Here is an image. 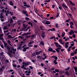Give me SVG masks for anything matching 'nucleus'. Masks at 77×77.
Returning a JSON list of instances; mask_svg holds the SVG:
<instances>
[{"label": "nucleus", "mask_w": 77, "mask_h": 77, "mask_svg": "<svg viewBox=\"0 0 77 77\" xmlns=\"http://www.w3.org/2000/svg\"><path fill=\"white\" fill-rule=\"evenodd\" d=\"M4 46L5 47H7L8 51H7V53L10 56H11L12 54H15V52H16V50H17L16 49H14V48H9L8 45V43H6V42H4Z\"/></svg>", "instance_id": "obj_1"}, {"label": "nucleus", "mask_w": 77, "mask_h": 77, "mask_svg": "<svg viewBox=\"0 0 77 77\" xmlns=\"http://www.w3.org/2000/svg\"><path fill=\"white\" fill-rule=\"evenodd\" d=\"M27 63H26L25 62H23L22 64L23 65V66L21 67V68H23L24 69H25V70H27L29 68H26L25 67V66H28V65H30V64H31L32 63L31 62H29V61L27 62Z\"/></svg>", "instance_id": "obj_2"}, {"label": "nucleus", "mask_w": 77, "mask_h": 77, "mask_svg": "<svg viewBox=\"0 0 77 77\" xmlns=\"http://www.w3.org/2000/svg\"><path fill=\"white\" fill-rule=\"evenodd\" d=\"M54 44L56 47L58 48L56 49H55V50H56V52H57L58 53H60V51H59V50H61L62 46H60V45H59L58 43L57 42H55Z\"/></svg>", "instance_id": "obj_3"}, {"label": "nucleus", "mask_w": 77, "mask_h": 77, "mask_svg": "<svg viewBox=\"0 0 77 77\" xmlns=\"http://www.w3.org/2000/svg\"><path fill=\"white\" fill-rule=\"evenodd\" d=\"M54 63L56 65V64H57V57H55L54 58Z\"/></svg>", "instance_id": "obj_4"}, {"label": "nucleus", "mask_w": 77, "mask_h": 77, "mask_svg": "<svg viewBox=\"0 0 77 77\" xmlns=\"http://www.w3.org/2000/svg\"><path fill=\"white\" fill-rule=\"evenodd\" d=\"M58 41L59 42V43H60V44H65V42H62V39H60Z\"/></svg>", "instance_id": "obj_5"}, {"label": "nucleus", "mask_w": 77, "mask_h": 77, "mask_svg": "<svg viewBox=\"0 0 77 77\" xmlns=\"http://www.w3.org/2000/svg\"><path fill=\"white\" fill-rule=\"evenodd\" d=\"M69 35H73V34H74V31L73 30H71L69 32Z\"/></svg>", "instance_id": "obj_6"}, {"label": "nucleus", "mask_w": 77, "mask_h": 77, "mask_svg": "<svg viewBox=\"0 0 77 77\" xmlns=\"http://www.w3.org/2000/svg\"><path fill=\"white\" fill-rule=\"evenodd\" d=\"M22 12H23V14H25V15H26L27 17H28V15L27 14V11L23 10L22 11Z\"/></svg>", "instance_id": "obj_7"}, {"label": "nucleus", "mask_w": 77, "mask_h": 77, "mask_svg": "<svg viewBox=\"0 0 77 77\" xmlns=\"http://www.w3.org/2000/svg\"><path fill=\"white\" fill-rule=\"evenodd\" d=\"M40 53H42V51H40L38 52H35L36 55H38L40 54Z\"/></svg>", "instance_id": "obj_8"}, {"label": "nucleus", "mask_w": 77, "mask_h": 77, "mask_svg": "<svg viewBox=\"0 0 77 77\" xmlns=\"http://www.w3.org/2000/svg\"><path fill=\"white\" fill-rule=\"evenodd\" d=\"M72 48V47L70 46L67 49L68 51H71V48Z\"/></svg>", "instance_id": "obj_9"}, {"label": "nucleus", "mask_w": 77, "mask_h": 77, "mask_svg": "<svg viewBox=\"0 0 77 77\" xmlns=\"http://www.w3.org/2000/svg\"><path fill=\"white\" fill-rule=\"evenodd\" d=\"M50 22H49L47 20H46V22H45V24H50Z\"/></svg>", "instance_id": "obj_10"}, {"label": "nucleus", "mask_w": 77, "mask_h": 77, "mask_svg": "<svg viewBox=\"0 0 77 77\" xmlns=\"http://www.w3.org/2000/svg\"><path fill=\"white\" fill-rule=\"evenodd\" d=\"M53 48H50V47H49V49H48V51H51V52H52V51L53 50Z\"/></svg>", "instance_id": "obj_11"}, {"label": "nucleus", "mask_w": 77, "mask_h": 77, "mask_svg": "<svg viewBox=\"0 0 77 77\" xmlns=\"http://www.w3.org/2000/svg\"><path fill=\"white\" fill-rule=\"evenodd\" d=\"M65 32H63L61 34V36L62 37H64L65 36Z\"/></svg>", "instance_id": "obj_12"}, {"label": "nucleus", "mask_w": 77, "mask_h": 77, "mask_svg": "<svg viewBox=\"0 0 77 77\" xmlns=\"http://www.w3.org/2000/svg\"><path fill=\"white\" fill-rule=\"evenodd\" d=\"M14 3H13L11 1H10V5H11V6H13V5H14Z\"/></svg>", "instance_id": "obj_13"}, {"label": "nucleus", "mask_w": 77, "mask_h": 77, "mask_svg": "<svg viewBox=\"0 0 77 77\" xmlns=\"http://www.w3.org/2000/svg\"><path fill=\"white\" fill-rule=\"evenodd\" d=\"M69 2L70 3L71 5H72V6H75L74 4V3L72 2H71V1L69 0Z\"/></svg>", "instance_id": "obj_14"}, {"label": "nucleus", "mask_w": 77, "mask_h": 77, "mask_svg": "<svg viewBox=\"0 0 77 77\" xmlns=\"http://www.w3.org/2000/svg\"><path fill=\"white\" fill-rule=\"evenodd\" d=\"M54 38L55 40H56V38H55V36L51 37L50 38V39H54Z\"/></svg>", "instance_id": "obj_15"}, {"label": "nucleus", "mask_w": 77, "mask_h": 77, "mask_svg": "<svg viewBox=\"0 0 77 77\" xmlns=\"http://www.w3.org/2000/svg\"><path fill=\"white\" fill-rule=\"evenodd\" d=\"M73 68L75 69V72H77V67H74Z\"/></svg>", "instance_id": "obj_16"}, {"label": "nucleus", "mask_w": 77, "mask_h": 77, "mask_svg": "<svg viewBox=\"0 0 77 77\" xmlns=\"http://www.w3.org/2000/svg\"><path fill=\"white\" fill-rule=\"evenodd\" d=\"M8 39L10 38H12V39L13 38V37H12V36L11 35H8Z\"/></svg>", "instance_id": "obj_17"}, {"label": "nucleus", "mask_w": 77, "mask_h": 77, "mask_svg": "<svg viewBox=\"0 0 77 77\" xmlns=\"http://www.w3.org/2000/svg\"><path fill=\"white\" fill-rule=\"evenodd\" d=\"M7 42L8 43V44H10V45H11V46H12V45H11V41H10V40H8L7 41Z\"/></svg>", "instance_id": "obj_18"}, {"label": "nucleus", "mask_w": 77, "mask_h": 77, "mask_svg": "<svg viewBox=\"0 0 77 77\" xmlns=\"http://www.w3.org/2000/svg\"><path fill=\"white\" fill-rule=\"evenodd\" d=\"M23 27L24 29H26V28L27 27V26H26V25L24 24H23Z\"/></svg>", "instance_id": "obj_19"}, {"label": "nucleus", "mask_w": 77, "mask_h": 77, "mask_svg": "<svg viewBox=\"0 0 77 77\" xmlns=\"http://www.w3.org/2000/svg\"><path fill=\"white\" fill-rule=\"evenodd\" d=\"M62 6H64V7H65V8H68V7H67L66 5H65L63 4L62 5Z\"/></svg>", "instance_id": "obj_20"}, {"label": "nucleus", "mask_w": 77, "mask_h": 77, "mask_svg": "<svg viewBox=\"0 0 77 77\" xmlns=\"http://www.w3.org/2000/svg\"><path fill=\"white\" fill-rule=\"evenodd\" d=\"M16 32V29H14L12 30L11 31V32H14V33H15Z\"/></svg>", "instance_id": "obj_21"}, {"label": "nucleus", "mask_w": 77, "mask_h": 77, "mask_svg": "<svg viewBox=\"0 0 77 77\" xmlns=\"http://www.w3.org/2000/svg\"><path fill=\"white\" fill-rule=\"evenodd\" d=\"M23 6H25V7H27V8H30V6L29 5H24Z\"/></svg>", "instance_id": "obj_22"}, {"label": "nucleus", "mask_w": 77, "mask_h": 77, "mask_svg": "<svg viewBox=\"0 0 77 77\" xmlns=\"http://www.w3.org/2000/svg\"><path fill=\"white\" fill-rule=\"evenodd\" d=\"M70 25L71 26H72V25H74V23L72 22H70Z\"/></svg>", "instance_id": "obj_23"}, {"label": "nucleus", "mask_w": 77, "mask_h": 77, "mask_svg": "<svg viewBox=\"0 0 77 77\" xmlns=\"http://www.w3.org/2000/svg\"><path fill=\"white\" fill-rule=\"evenodd\" d=\"M21 75V77H26V76H25V75L23 73Z\"/></svg>", "instance_id": "obj_24"}, {"label": "nucleus", "mask_w": 77, "mask_h": 77, "mask_svg": "<svg viewBox=\"0 0 77 77\" xmlns=\"http://www.w3.org/2000/svg\"><path fill=\"white\" fill-rule=\"evenodd\" d=\"M70 67H68V68L65 69V71H68Z\"/></svg>", "instance_id": "obj_25"}, {"label": "nucleus", "mask_w": 77, "mask_h": 77, "mask_svg": "<svg viewBox=\"0 0 77 77\" xmlns=\"http://www.w3.org/2000/svg\"><path fill=\"white\" fill-rule=\"evenodd\" d=\"M55 27L57 28H59V26H58V23H56L55 25Z\"/></svg>", "instance_id": "obj_26"}, {"label": "nucleus", "mask_w": 77, "mask_h": 77, "mask_svg": "<svg viewBox=\"0 0 77 77\" xmlns=\"http://www.w3.org/2000/svg\"><path fill=\"white\" fill-rule=\"evenodd\" d=\"M18 38H20V39H23V38H24V37H23L20 36H19Z\"/></svg>", "instance_id": "obj_27"}, {"label": "nucleus", "mask_w": 77, "mask_h": 77, "mask_svg": "<svg viewBox=\"0 0 77 77\" xmlns=\"http://www.w3.org/2000/svg\"><path fill=\"white\" fill-rule=\"evenodd\" d=\"M40 44L42 45H44V43L43 42L41 41L40 42Z\"/></svg>", "instance_id": "obj_28"}, {"label": "nucleus", "mask_w": 77, "mask_h": 77, "mask_svg": "<svg viewBox=\"0 0 77 77\" xmlns=\"http://www.w3.org/2000/svg\"><path fill=\"white\" fill-rule=\"evenodd\" d=\"M6 29H8V28L7 27V26H5L4 27V30H5Z\"/></svg>", "instance_id": "obj_29"}, {"label": "nucleus", "mask_w": 77, "mask_h": 77, "mask_svg": "<svg viewBox=\"0 0 77 77\" xmlns=\"http://www.w3.org/2000/svg\"><path fill=\"white\" fill-rule=\"evenodd\" d=\"M21 49V46L18 47L17 48V49L18 50H20V49Z\"/></svg>", "instance_id": "obj_30"}, {"label": "nucleus", "mask_w": 77, "mask_h": 77, "mask_svg": "<svg viewBox=\"0 0 77 77\" xmlns=\"http://www.w3.org/2000/svg\"><path fill=\"white\" fill-rule=\"evenodd\" d=\"M71 20L70 19H68L67 20H66V22L67 23H69V21H70Z\"/></svg>", "instance_id": "obj_31"}, {"label": "nucleus", "mask_w": 77, "mask_h": 77, "mask_svg": "<svg viewBox=\"0 0 77 77\" xmlns=\"http://www.w3.org/2000/svg\"><path fill=\"white\" fill-rule=\"evenodd\" d=\"M30 27L29 26L26 29H25V30H24V31H27V30H28L29 29V28H30Z\"/></svg>", "instance_id": "obj_32"}, {"label": "nucleus", "mask_w": 77, "mask_h": 77, "mask_svg": "<svg viewBox=\"0 0 77 77\" xmlns=\"http://www.w3.org/2000/svg\"><path fill=\"white\" fill-rule=\"evenodd\" d=\"M13 23V20H12V18H11L10 20V23Z\"/></svg>", "instance_id": "obj_33"}, {"label": "nucleus", "mask_w": 77, "mask_h": 77, "mask_svg": "<svg viewBox=\"0 0 77 77\" xmlns=\"http://www.w3.org/2000/svg\"><path fill=\"white\" fill-rule=\"evenodd\" d=\"M9 10H8L7 11V13H6V16H7V15H8V14H9Z\"/></svg>", "instance_id": "obj_34"}, {"label": "nucleus", "mask_w": 77, "mask_h": 77, "mask_svg": "<svg viewBox=\"0 0 77 77\" xmlns=\"http://www.w3.org/2000/svg\"><path fill=\"white\" fill-rule=\"evenodd\" d=\"M65 74L66 75H69V73H68V71L66 72H65Z\"/></svg>", "instance_id": "obj_35"}, {"label": "nucleus", "mask_w": 77, "mask_h": 77, "mask_svg": "<svg viewBox=\"0 0 77 77\" xmlns=\"http://www.w3.org/2000/svg\"><path fill=\"white\" fill-rule=\"evenodd\" d=\"M28 24H29L30 25V26H33V25L32 24V23L30 22H28Z\"/></svg>", "instance_id": "obj_36"}, {"label": "nucleus", "mask_w": 77, "mask_h": 77, "mask_svg": "<svg viewBox=\"0 0 77 77\" xmlns=\"http://www.w3.org/2000/svg\"><path fill=\"white\" fill-rule=\"evenodd\" d=\"M26 50H27L26 49V48H25L23 50V51H26Z\"/></svg>", "instance_id": "obj_37"}, {"label": "nucleus", "mask_w": 77, "mask_h": 77, "mask_svg": "<svg viewBox=\"0 0 77 77\" xmlns=\"http://www.w3.org/2000/svg\"><path fill=\"white\" fill-rule=\"evenodd\" d=\"M47 58V56H45L43 58H42V59H43V60H45V59Z\"/></svg>", "instance_id": "obj_38"}, {"label": "nucleus", "mask_w": 77, "mask_h": 77, "mask_svg": "<svg viewBox=\"0 0 77 77\" xmlns=\"http://www.w3.org/2000/svg\"><path fill=\"white\" fill-rule=\"evenodd\" d=\"M30 33H31L30 32L26 33H25L24 35H30Z\"/></svg>", "instance_id": "obj_39"}, {"label": "nucleus", "mask_w": 77, "mask_h": 77, "mask_svg": "<svg viewBox=\"0 0 77 77\" xmlns=\"http://www.w3.org/2000/svg\"><path fill=\"white\" fill-rule=\"evenodd\" d=\"M65 47L66 48H68V45H65Z\"/></svg>", "instance_id": "obj_40"}, {"label": "nucleus", "mask_w": 77, "mask_h": 77, "mask_svg": "<svg viewBox=\"0 0 77 77\" xmlns=\"http://www.w3.org/2000/svg\"><path fill=\"white\" fill-rule=\"evenodd\" d=\"M55 71L57 72H59V70H58V69H55Z\"/></svg>", "instance_id": "obj_41"}, {"label": "nucleus", "mask_w": 77, "mask_h": 77, "mask_svg": "<svg viewBox=\"0 0 77 77\" xmlns=\"http://www.w3.org/2000/svg\"><path fill=\"white\" fill-rule=\"evenodd\" d=\"M57 36H58V38H60V35H59V34H57Z\"/></svg>", "instance_id": "obj_42"}, {"label": "nucleus", "mask_w": 77, "mask_h": 77, "mask_svg": "<svg viewBox=\"0 0 77 77\" xmlns=\"http://www.w3.org/2000/svg\"><path fill=\"white\" fill-rule=\"evenodd\" d=\"M74 44H75L74 43H72L70 45H71V47H73V46H74Z\"/></svg>", "instance_id": "obj_43"}, {"label": "nucleus", "mask_w": 77, "mask_h": 77, "mask_svg": "<svg viewBox=\"0 0 77 77\" xmlns=\"http://www.w3.org/2000/svg\"><path fill=\"white\" fill-rule=\"evenodd\" d=\"M13 66H14L15 67H17V65L15 64H13Z\"/></svg>", "instance_id": "obj_44"}, {"label": "nucleus", "mask_w": 77, "mask_h": 77, "mask_svg": "<svg viewBox=\"0 0 77 77\" xmlns=\"http://www.w3.org/2000/svg\"><path fill=\"white\" fill-rule=\"evenodd\" d=\"M10 14H11V15H13V13H12V12L10 11L9 12Z\"/></svg>", "instance_id": "obj_45"}, {"label": "nucleus", "mask_w": 77, "mask_h": 77, "mask_svg": "<svg viewBox=\"0 0 77 77\" xmlns=\"http://www.w3.org/2000/svg\"><path fill=\"white\" fill-rule=\"evenodd\" d=\"M0 46L2 48H4V47H3V45H1Z\"/></svg>", "instance_id": "obj_46"}, {"label": "nucleus", "mask_w": 77, "mask_h": 77, "mask_svg": "<svg viewBox=\"0 0 77 77\" xmlns=\"http://www.w3.org/2000/svg\"><path fill=\"white\" fill-rule=\"evenodd\" d=\"M42 38H45V35H42Z\"/></svg>", "instance_id": "obj_47"}, {"label": "nucleus", "mask_w": 77, "mask_h": 77, "mask_svg": "<svg viewBox=\"0 0 77 77\" xmlns=\"http://www.w3.org/2000/svg\"><path fill=\"white\" fill-rule=\"evenodd\" d=\"M72 37H73V38H75L76 37V36H75V34H73L72 35Z\"/></svg>", "instance_id": "obj_48"}, {"label": "nucleus", "mask_w": 77, "mask_h": 77, "mask_svg": "<svg viewBox=\"0 0 77 77\" xmlns=\"http://www.w3.org/2000/svg\"><path fill=\"white\" fill-rule=\"evenodd\" d=\"M0 55L2 56H3V52H1L0 53Z\"/></svg>", "instance_id": "obj_49"}, {"label": "nucleus", "mask_w": 77, "mask_h": 77, "mask_svg": "<svg viewBox=\"0 0 77 77\" xmlns=\"http://www.w3.org/2000/svg\"><path fill=\"white\" fill-rule=\"evenodd\" d=\"M59 13H57V17H59Z\"/></svg>", "instance_id": "obj_50"}, {"label": "nucleus", "mask_w": 77, "mask_h": 77, "mask_svg": "<svg viewBox=\"0 0 77 77\" xmlns=\"http://www.w3.org/2000/svg\"><path fill=\"white\" fill-rule=\"evenodd\" d=\"M25 19L26 20H29V18L28 17H26L25 18Z\"/></svg>", "instance_id": "obj_51"}, {"label": "nucleus", "mask_w": 77, "mask_h": 77, "mask_svg": "<svg viewBox=\"0 0 77 77\" xmlns=\"http://www.w3.org/2000/svg\"><path fill=\"white\" fill-rule=\"evenodd\" d=\"M29 68H30V69H33V67H32V66H29Z\"/></svg>", "instance_id": "obj_52"}, {"label": "nucleus", "mask_w": 77, "mask_h": 77, "mask_svg": "<svg viewBox=\"0 0 77 77\" xmlns=\"http://www.w3.org/2000/svg\"><path fill=\"white\" fill-rule=\"evenodd\" d=\"M71 56H74V54L73 53H72L71 54Z\"/></svg>", "instance_id": "obj_53"}, {"label": "nucleus", "mask_w": 77, "mask_h": 77, "mask_svg": "<svg viewBox=\"0 0 77 77\" xmlns=\"http://www.w3.org/2000/svg\"><path fill=\"white\" fill-rule=\"evenodd\" d=\"M26 46H27L26 45H23L22 46V48H24L25 47H26Z\"/></svg>", "instance_id": "obj_54"}, {"label": "nucleus", "mask_w": 77, "mask_h": 77, "mask_svg": "<svg viewBox=\"0 0 77 77\" xmlns=\"http://www.w3.org/2000/svg\"><path fill=\"white\" fill-rule=\"evenodd\" d=\"M64 50H65V49H61V51H64Z\"/></svg>", "instance_id": "obj_55"}, {"label": "nucleus", "mask_w": 77, "mask_h": 77, "mask_svg": "<svg viewBox=\"0 0 77 77\" xmlns=\"http://www.w3.org/2000/svg\"><path fill=\"white\" fill-rule=\"evenodd\" d=\"M46 21V20L43 21H42V22L43 23H44V24H45V23Z\"/></svg>", "instance_id": "obj_56"}, {"label": "nucleus", "mask_w": 77, "mask_h": 77, "mask_svg": "<svg viewBox=\"0 0 77 77\" xmlns=\"http://www.w3.org/2000/svg\"><path fill=\"white\" fill-rule=\"evenodd\" d=\"M68 44H69V43L68 42H67L65 44V45H68Z\"/></svg>", "instance_id": "obj_57"}, {"label": "nucleus", "mask_w": 77, "mask_h": 77, "mask_svg": "<svg viewBox=\"0 0 77 77\" xmlns=\"http://www.w3.org/2000/svg\"><path fill=\"white\" fill-rule=\"evenodd\" d=\"M52 53H56V51L55 50H53L52 51Z\"/></svg>", "instance_id": "obj_58"}, {"label": "nucleus", "mask_w": 77, "mask_h": 77, "mask_svg": "<svg viewBox=\"0 0 77 77\" xmlns=\"http://www.w3.org/2000/svg\"><path fill=\"white\" fill-rule=\"evenodd\" d=\"M32 56H35V52H34L33 54H32Z\"/></svg>", "instance_id": "obj_59"}, {"label": "nucleus", "mask_w": 77, "mask_h": 77, "mask_svg": "<svg viewBox=\"0 0 77 77\" xmlns=\"http://www.w3.org/2000/svg\"><path fill=\"white\" fill-rule=\"evenodd\" d=\"M50 2V0H48V1H45V2Z\"/></svg>", "instance_id": "obj_60"}, {"label": "nucleus", "mask_w": 77, "mask_h": 77, "mask_svg": "<svg viewBox=\"0 0 77 77\" xmlns=\"http://www.w3.org/2000/svg\"><path fill=\"white\" fill-rule=\"evenodd\" d=\"M55 57H56V56H51V58H53L54 57L55 58Z\"/></svg>", "instance_id": "obj_61"}, {"label": "nucleus", "mask_w": 77, "mask_h": 77, "mask_svg": "<svg viewBox=\"0 0 77 77\" xmlns=\"http://www.w3.org/2000/svg\"><path fill=\"white\" fill-rule=\"evenodd\" d=\"M41 65L42 66H44V64H43V63H41Z\"/></svg>", "instance_id": "obj_62"}, {"label": "nucleus", "mask_w": 77, "mask_h": 77, "mask_svg": "<svg viewBox=\"0 0 77 77\" xmlns=\"http://www.w3.org/2000/svg\"><path fill=\"white\" fill-rule=\"evenodd\" d=\"M34 37H35V35H32V38H34Z\"/></svg>", "instance_id": "obj_63"}, {"label": "nucleus", "mask_w": 77, "mask_h": 77, "mask_svg": "<svg viewBox=\"0 0 77 77\" xmlns=\"http://www.w3.org/2000/svg\"><path fill=\"white\" fill-rule=\"evenodd\" d=\"M69 38H70V39H72V36H69Z\"/></svg>", "instance_id": "obj_64"}]
</instances>
